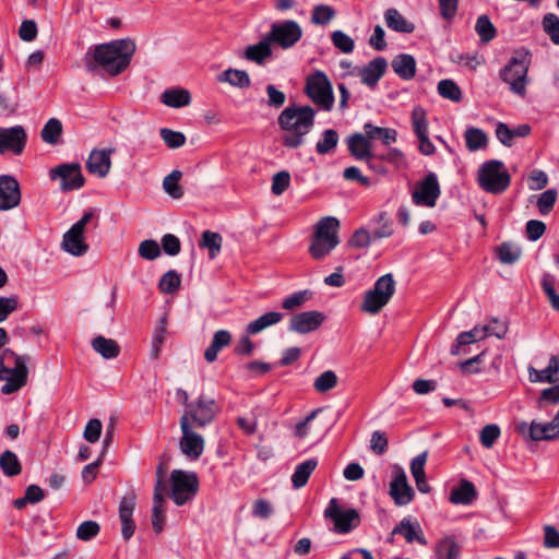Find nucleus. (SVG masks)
<instances>
[{
    "label": "nucleus",
    "instance_id": "nucleus-19",
    "mask_svg": "<svg viewBox=\"0 0 559 559\" xmlns=\"http://www.w3.org/2000/svg\"><path fill=\"white\" fill-rule=\"evenodd\" d=\"M325 320L321 311H304L290 318L289 330L299 334H307L318 330Z\"/></svg>",
    "mask_w": 559,
    "mask_h": 559
},
{
    "label": "nucleus",
    "instance_id": "nucleus-35",
    "mask_svg": "<svg viewBox=\"0 0 559 559\" xmlns=\"http://www.w3.org/2000/svg\"><path fill=\"white\" fill-rule=\"evenodd\" d=\"M435 554L438 559H457L461 546L452 536H445L438 542Z\"/></svg>",
    "mask_w": 559,
    "mask_h": 559
},
{
    "label": "nucleus",
    "instance_id": "nucleus-62",
    "mask_svg": "<svg viewBox=\"0 0 559 559\" xmlns=\"http://www.w3.org/2000/svg\"><path fill=\"white\" fill-rule=\"evenodd\" d=\"M500 428L495 424L486 425L479 432V440L483 447L490 449L500 437Z\"/></svg>",
    "mask_w": 559,
    "mask_h": 559
},
{
    "label": "nucleus",
    "instance_id": "nucleus-8",
    "mask_svg": "<svg viewBox=\"0 0 559 559\" xmlns=\"http://www.w3.org/2000/svg\"><path fill=\"white\" fill-rule=\"evenodd\" d=\"M305 94L319 108L330 111L333 108L334 95L332 83L323 71H316L307 76Z\"/></svg>",
    "mask_w": 559,
    "mask_h": 559
},
{
    "label": "nucleus",
    "instance_id": "nucleus-55",
    "mask_svg": "<svg viewBox=\"0 0 559 559\" xmlns=\"http://www.w3.org/2000/svg\"><path fill=\"white\" fill-rule=\"evenodd\" d=\"M499 260L504 264H512L520 259L521 249L512 243L503 242L498 248Z\"/></svg>",
    "mask_w": 559,
    "mask_h": 559
},
{
    "label": "nucleus",
    "instance_id": "nucleus-18",
    "mask_svg": "<svg viewBox=\"0 0 559 559\" xmlns=\"http://www.w3.org/2000/svg\"><path fill=\"white\" fill-rule=\"evenodd\" d=\"M21 203L19 181L9 175L0 176V211H9Z\"/></svg>",
    "mask_w": 559,
    "mask_h": 559
},
{
    "label": "nucleus",
    "instance_id": "nucleus-5",
    "mask_svg": "<svg viewBox=\"0 0 559 559\" xmlns=\"http://www.w3.org/2000/svg\"><path fill=\"white\" fill-rule=\"evenodd\" d=\"M530 66V51L519 50L514 52L509 62L500 71L501 80L509 85L512 93L521 97L526 95Z\"/></svg>",
    "mask_w": 559,
    "mask_h": 559
},
{
    "label": "nucleus",
    "instance_id": "nucleus-23",
    "mask_svg": "<svg viewBox=\"0 0 559 559\" xmlns=\"http://www.w3.org/2000/svg\"><path fill=\"white\" fill-rule=\"evenodd\" d=\"M386 66L388 64L384 58H374L359 70L361 82L370 87H374L379 80L383 76Z\"/></svg>",
    "mask_w": 559,
    "mask_h": 559
},
{
    "label": "nucleus",
    "instance_id": "nucleus-39",
    "mask_svg": "<svg viewBox=\"0 0 559 559\" xmlns=\"http://www.w3.org/2000/svg\"><path fill=\"white\" fill-rule=\"evenodd\" d=\"M364 130L370 140L380 139L384 145H390L397 138V132L394 129L376 127L371 123H366Z\"/></svg>",
    "mask_w": 559,
    "mask_h": 559
},
{
    "label": "nucleus",
    "instance_id": "nucleus-30",
    "mask_svg": "<svg viewBox=\"0 0 559 559\" xmlns=\"http://www.w3.org/2000/svg\"><path fill=\"white\" fill-rule=\"evenodd\" d=\"M160 102L167 107L180 108L190 105L191 94L186 88H168L160 95Z\"/></svg>",
    "mask_w": 559,
    "mask_h": 559
},
{
    "label": "nucleus",
    "instance_id": "nucleus-11",
    "mask_svg": "<svg viewBox=\"0 0 559 559\" xmlns=\"http://www.w3.org/2000/svg\"><path fill=\"white\" fill-rule=\"evenodd\" d=\"M218 412L219 406L215 399L202 393L191 402V405H188L181 418H187L189 424H194L197 427H205L214 420Z\"/></svg>",
    "mask_w": 559,
    "mask_h": 559
},
{
    "label": "nucleus",
    "instance_id": "nucleus-49",
    "mask_svg": "<svg viewBox=\"0 0 559 559\" xmlns=\"http://www.w3.org/2000/svg\"><path fill=\"white\" fill-rule=\"evenodd\" d=\"M338 378L333 370H326L316 378L313 388L319 393H325L337 385Z\"/></svg>",
    "mask_w": 559,
    "mask_h": 559
},
{
    "label": "nucleus",
    "instance_id": "nucleus-37",
    "mask_svg": "<svg viewBox=\"0 0 559 559\" xmlns=\"http://www.w3.org/2000/svg\"><path fill=\"white\" fill-rule=\"evenodd\" d=\"M318 465L316 459H309L300 464H298L295 468L294 474L292 475V483L294 488L299 489L304 487L310 475L313 473Z\"/></svg>",
    "mask_w": 559,
    "mask_h": 559
},
{
    "label": "nucleus",
    "instance_id": "nucleus-34",
    "mask_svg": "<svg viewBox=\"0 0 559 559\" xmlns=\"http://www.w3.org/2000/svg\"><path fill=\"white\" fill-rule=\"evenodd\" d=\"M385 23L389 28L400 33H412L414 24L408 22L396 9H388L384 13Z\"/></svg>",
    "mask_w": 559,
    "mask_h": 559
},
{
    "label": "nucleus",
    "instance_id": "nucleus-25",
    "mask_svg": "<svg viewBox=\"0 0 559 559\" xmlns=\"http://www.w3.org/2000/svg\"><path fill=\"white\" fill-rule=\"evenodd\" d=\"M528 376L532 382H557L559 381V357L552 356L548 366L543 370L528 367Z\"/></svg>",
    "mask_w": 559,
    "mask_h": 559
},
{
    "label": "nucleus",
    "instance_id": "nucleus-50",
    "mask_svg": "<svg viewBox=\"0 0 559 559\" xmlns=\"http://www.w3.org/2000/svg\"><path fill=\"white\" fill-rule=\"evenodd\" d=\"M475 29L483 43H489L492 40L497 33L496 27L487 15H480L477 19Z\"/></svg>",
    "mask_w": 559,
    "mask_h": 559
},
{
    "label": "nucleus",
    "instance_id": "nucleus-13",
    "mask_svg": "<svg viewBox=\"0 0 559 559\" xmlns=\"http://www.w3.org/2000/svg\"><path fill=\"white\" fill-rule=\"evenodd\" d=\"M441 193L440 185L435 173H429L416 183L412 193L413 202L418 206L433 207Z\"/></svg>",
    "mask_w": 559,
    "mask_h": 559
},
{
    "label": "nucleus",
    "instance_id": "nucleus-60",
    "mask_svg": "<svg viewBox=\"0 0 559 559\" xmlns=\"http://www.w3.org/2000/svg\"><path fill=\"white\" fill-rule=\"evenodd\" d=\"M290 186V174L286 170L276 173L272 178L271 191L274 195H281Z\"/></svg>",
    "mask_w": 559,
    "mask_h": 559
},
{
    "label": "nucleus",
    "instance_id": "nucleus-64",
    "mask_svg": "<svg viewBox=\"0 0 559 559\" xmlns=\"http://www.w3.org/2000/svg\"><path fill=\"white\" fill-rule=\"evenodd\" d=\"M139 254L145 260H155L160 254V248L153 239L143 240L139 246Z\"/></svg>",
    "mask_w": 559,
    "mask_h": 559
},
{
    "label": "nucleus",
    "instance_id": "nucleus-26",
    "mask_svg": "<svg viewBox=\"0 0 559 559\" xmlns=\"http://www.w3.org/2000/svg\"><path fill=\"white\" fill-rule=\"evenodd\" d=\"M271 41L265 35L261 41L255 45H249L243 51V58L257 64H263L265 60L272 57Z\"/></svg>",
    "mask_w": 559,
    "mask_h": 559
},
{
    "label": "nucleus",
    "instance_id": "nucleus-47",
    "mask_svg": "<svg viewBox=\"0 0 559 559\" xmlns=\"http://www.w3.org/2000/svg\"><path fill=\"white\" fill-rule=\"evenodd\" d=\"M542 27L551 43L559 46V16L555 13H547L543 16Z\"/></svg>",
    "mask_w": 559,
    "mask_h": 559
},
{
    "label": "nucleus",
    "instance_id": "nucleus-63",
    "mask_svg": "<svg viewBox=\"0 0 559 559\" xmlns=\"http://www.w3.org/2000/svg\"><path fill=\"white\" fill-rule=\"evenodd\" d=\"M310 297V293L308 290L297 292L287 298H285L282 302V307L285 310H296L300 308Z\"/></svg>",
    "mask_w": 559,
    "mask_h": 559
},
{
    "label": "nucleus",
    "instance_id": "nucleus-38",
    "mask_svg": "<svg viewBox=\"0 0 559 559\" xmlns=\"http://www.w3.org/2000/svg\"><path fill=\"white\" fill-rule=\"evenodd\" d=\"M0 468L2 473L8 477L16 476L22 472V465L17 455L10 450H5L1 453Z\"/></svg>",
    "mask_w": 559,
    "mask_h": 559
},
{
    "label": "nucleus",
    "instance_id": "nucleus-17",
    "mask_svg": "<svg viewBox=\"0 0 559 559\" xmlns=\"http://www.w3.org/2000/svg\"><path fill=\"white\" fill-rule=\"evenodd\" d=\"M27 134L22 126L0 127V154L12 152L20 155L26 145Z\"/></svg>",
    "mask_w": 559,
    "mask_h": 559
},
{
    "label": "nucleus",
    "instance_id": "nucleus-40",
    "mask_svg": "<svg viewBox=\"0 0 559 559\" xmlns=\"http://www.w3.org/2000/svg\"><path fill=\"white\" fill-rule=\"evenodd\" d=\"M372 221L377 224L372 230L373 239L389 238L393 235V222L386 212L379 213Z\"/></svg>",
    "mask_w": 559,
    "mask_h": 559
},
{
    "label": "nucleus",
    "instance_id": "nucleus-43",
    "mask_svg": "<svg viewBox=\"0 0 559 559\" xmlns=\"http://www.w3.org/2000/svg\"><path fill=\"white\" fill-rule=\"evenodd\" d=\"M464 136H465L466 147L471 152L484 148L487 145L488 139H487L486 133L481 129L474 128V127L467 128Z\"/></svg>",
    "mask_w": 559,
    "mask_h": 559
},
{
    "label": "nucleus",
    "instance_id": "nucleus-12",
    "mask_svg": "<svg viewBox=\"0 0 559 559\" xmlns=\"http://www.w3.org/2000/svg\"><path fill=\"white\" fill-rule=\"evenodd\" d=\"M266 36L271 44H276L283 49H288L300 40L302 29L297 22L288 20L272 24Z\"/></svg>",
    "mask_w": 559,
    "mask_h": 559
},
{
    "label": "nucleus",
    "instance_id": "nucleus-7",
    "mask_svg": "<svg viewBox=\"0 0 559 559\" xmlns=\"http://www.w3.org/2000/svg\"><path fill=\"white\" fill-rule=\"evenodd\" d=\"M477 180L479 187L486 192L499 194L508 189L511 177L502 162L492 159L481 165Z\"/></svg>",
    "mask_w": 559,
    "mask_h": 559
},
{
    "label": "nucleus",
    "instance_id": "nucleus-9",
    "mask_svg": "<svg viewBox=\"0 0 559 559\" xmlns=\"http://www.w3.org/2000/svg\"><path fill=\"white\" fill-rule=\"evenodd\" d=\"M199 490V478L195 472L174 469L170 474V498L177 506L191 500Z\"/></svg>",
    "mask_w": 559,
    "mask_h": 559
},
{
    "label": "nucleus",
    "instance_id": "nucleus-2",
    "mask_svg": "<svg viewBox=\"0 0 559 559\" xmlns=\"http://www.w3.org/2000/svg\"><path fill=\"white\" fill-rule=\"evenodd\" d=\"M316 111L311 106H288L278 116V126L285 131L283 144L296 148L304 143L314 124Z\"/></svg>",
    "mask_w": 559,
    "mask_h": 559
},
{
    "label": "nucleus",
    "instance_id": "nucleus-4",
    "mask_svg": "<svg viewBox=\"0 0 559 559\" xmlns=\"http://www.w3.org/2000/svg\"><path fill=\"white\" fill-rule=\"evenodd\" d=\"M340 221L333 216L322 217L314 226L309 253L314 260H321L334 250L338 243Z\"/></svg>",
    "mask_w": 559,
    "mask_h": 559
},
{
    "label": "nucleus",
    "instance_id": "nucleus-29",
    "mask_svg": "<svg viewBox=\"0 0 559 559\" xmlns=\"http://www.w3.org/2000/svg\"><path fill=\"white\" fill-rule=\"evenodd\" d=\"M393 71L403 80H411L416 74V61L412 55L402 53L391 62Z\"/></svg>",
    "mask_w": 559,
    "mask_h": 559
},
{
    "label": "nucleus",
    "instance_id": "nucleus-32",
    "mask_svg": "<svg viewBox=\"0 0 559 559\" xmlns=\"http://www.w3.org/2000/svg\"><path fill=\"white\" fill-rule=\"evenodd\" d=\"M282 319H283V313H281V312H277V311L266 312V313L262 314L261 317H259L258 319H255L254 321L250 322L246 328V332L248 335L258 334V333L262 332L263 330L267 329L269 326L277 324L278 322L282 321Z\"/></svg>",
    "mask_w": 559,
    "mask_h": 559
},
{
    "label": "nucleus",
    "instance_id": "nucleus-3",
    "mask_svg": "<svg viewBox=\"0 0 559 559\" xmlns=\"http://www.w3.org/2000/svg\"><path fill=\"white\" fill-rule=\"evenodd\" d=\"M28 355H19L10 348L0 355V380L4 381L1 388L3 394H12L22 389L28 378Z\"/></svg>",
    "mask_w": 559,
    "mask_h": 559
},
{
    "label": "nucleus",
    "instance_id": "nucleus-53",
    "mask_svg": "<svg viewBox=\"0 0 559 559\" xmlns=\"http://www.w3.org/2000/svg\"><path fill=\"white\" fill-rule=\"evenodd\" d=\"M180 283L179 274L176 271L170 270L162 276L158 287L164 294H173L179 289Z\"/></svg>",
    "mask_w": 559,
    "mask_h": 559
},
{
    "label": "nucleus",
    "instance_id": "nucleus-42",
    "mask_svg": "<svg viewBox=\"0 0 559 559\" xmlns=\"http://www.w3.org/2000/svg\"><path fill=\"white\" fill-rule=\"evenodd\" d=\"M62 134V123L57 118H50L40 131L41 140L47 144H58Z\"/></svg>",
    "mask_w": 559,
    "mask_h": 559
},
{
    "label": "nucleus",
    "instance_id": "nucleus-14",
    "mask_svg": "<svg viewBox=\"0 0 559 559\" xmlns=\"http://www.w3.org/2000/svg\"><path fill=\"white\" fill-rule=\"evenodd\" d=\"M182 437L179 442L181 452L190 460H198L204 451V439L192 430V425L187 418H180Z\"/></svg>",
    "mask_w": 559,
    "mask_h": 559
},
{
    "label": "nucleus",
    "instance_id": "nucleus-41",
    "mask_svg": "<svg viewBox=\"0 0 559 559\" xmlns=\"http://www.w3.org/2000/svg\"><path fill=\"white\" fill-rule=\"evenodd\" d=\"M165 496L154 493L153 496V510H152V526L156 533H160L164 528L165 522Z\"/></svg>",
    "mask_w": 559,
    "mask_h": 559
},
{
    "label": "nucleus",
    "instance_id": "nucleus-59",
    "mask_svg": "<svg viewBox=\"0 0 559 559\" xmlns=\"http://www.w3.org/2000/svg\"><path fill=\"white\" fill-rule=\"evenodd\" d=\"M335 16V11L332 7L320 4L314 7L312 11L311 21L314 24L325 25Z\"/></svg>",
    "mask_w": 559,
    "mask_h": 559
},
{
    "label": "nucleus",
    "instance_id": "nucleus-45",
    "mask_svg": "<svg viewBox=\"0 0 559 559\" xmlns=\"http://www.w3.org/2000/svg\"><path fill=\"white\" fill-rule=\"evenodd\" d=\"M222 236L218 233L211 230L203 231L200 240V247L209 249V255L211 259L216 258L222 248Z\"/></svg>",
    "mask_w": 559,
    "mask_h": 559
},
{
    "label": "nucleus",
    "instance_id": "nucleus-22",
    "mask_svg": "<svg viewBox=\"0 0 559 559\" xmlns=\"http://www.w3.org/2000/svg\"><path fill=\"white\" fill-rule=\"evenodd\" d=\"M84 231L71 227L62 238L61 248L74 257H81L88 250V245L84 238Z\"/></svg>",
    "mask_w": 559,
    "mask_h": 559
},
{
    "label": "nucleus",
    "instance_id": "nucleus-48",
    "mask_svg": "<svg viewBox=\"0 0 559 559\" xmlns=\"http://www.w3.org/2000/svg\"><path fill=\"white\" fill-rule=\"evenodd\" d=\"M338 143V133L333 129H328L322 133V139L318 141L316 150L320 155L331 153Z\"/></svg>",
    "mask_w": 559,
    "mask_h": 559
},
{
    "label": "nucleus",
    "instance_id": "nucleus-52",
    "mask_svg": "<svg viewBox=\"0 0 559 559\" xmlns=\"http://www.w3.org/2000/svg\"><path fill=\"white\" fill-rule=\"evenodd\" d=\"M558 192L556 189H548L544 191L536 201V206L542 215L549 214L557 201Z\"/></svg>",
    "mask_w": 559,
    "mask_h": 559
},
{
    "label": "nucleus",
    "instance_id": "nucleus-10",
    "mask_svg": "<svg viewBox=\"0 0 559 559\" xmlns=\"http://www.w3.org/2000/svg\"><path fill=\"white\" fill-rule=\"evenodd\" d=\"M323 515L333 523V531L337 534H348L360 525V515L356 509H341L338 500L332 498L325 508Z\"/></svg>",
    "mask_w": 559,
    "mask_h": 559
},
{
    "label": "nucleus",
    "instance_id": "nucleus-24",
    "mask_svg": "<svg viewBox=\"0 0 559 559\" xmlns=\"http://www.w3.org/2000/svg\"><path fill=\"white\" fill-rule=\"evenodd\" d=\"M402 535L408 544L414 542L426 546L428 543L424 536L420 525L413 523L409 519H403L392 531V535Z\"/></svg>",
    "mask_w": 559,
    "mask_h": 559
},
{
    "label": "nucleus",
    "instance_id": "nucleus-31",
    "mask_svg": "<svg viewBox=\"0 0 559 559\" xmlns=\"http://www.w3.org/2000/svg\"><path fill=\"white\" fill-rule=\"evenodd\" d=\"M218 82L228 83L238 88H248L251 85L249 74L245 70L229 68L217 76Z\"/></svg>",
    "mask_w": 559,
    "mask_h": 559
},
{
    "label": "nucleus",
    "instance_id": "nucleus-56",
    "mask_svg": "<svg viewBox=\"0 0 559 559\" xmlns=\"http://www.w3.org/2000/svg\"><path fill=\"white\" fill-rule=\"evenodd\" d=\"M489 326H475L471 331L459 334V344H473L488 336Z\"/></svg>",
    "mask_w": 559,
    "mask_h": 559
},
{
    "label": "nucleus",
    "instance_id": "nucleus-6",
    "mask_svg": "<svg viewBox=\"0 0 559 559\" xmlns=\"http://www.w3.org/2000/svg\"><path fill=\"white\" fill-rule=\"evenodd\" d=\"M395 290L396 282L391 273L380 276L373 288L365 294L360 310L369 314L379 313L390 302Z\"/></svg>",
    "mask_w": 559,
    "mask_h": 559
},
{
    "label": "nucleus",
    "instance_id": "nucleus-21",
    "mask_svg": "<svg viewBox=\"0 0 559 559\" xmlns=\"http://www.w3.org/2000/svg\"><path fill=\"white\" fill-rule=\"evenodd\" d=\"M114 152L115 148L93 150L86 160L87 170L99 178L106 177L111 168Z\"/></svg>",
    "mask_w": 559,
    "mask_h": 559
},
{
    "label": "nucleus",
    "instance_id": "nucleus-54",
    "mask_svg": "<svg viewBox=\"0 0 559 559\" xmlns=\"http://www.w3.org/2000/svg\"><path fill=\"white\" fill-rule=\"evenodd\" d=\"M331 40L343 53H350L355 48L354 39L342 31H334L331 35Z\"/></svg>",
    "mask_w": 559,
    "mask_h": 559
},
{
    "label": "nucleus",
    "instance_id": "nucleus-44",
    "mask_svg": "<svg viewBox=\"0 0 559 559\" xmlns=\"http://www.w3.org/2000/svg\"><path fill=\"white\" fill-rule=\"evenodd\" d=\"M182 177L180 170H173L163 180V188L165 192L173 199H180L183 195V190L179 185V180Z\"/></svg>",
    "mask_w": 559,
    "mask_h": 559
},
{
    "label": "nucleus",
    "instance_id": "nucleus-57",
    "mask_svg": "<svg viewBox=\"0 0 559 559\" xmlns=\"http://www.w3.org/2000/svg\"><path fill=\"white\" fill-rule=\"evenodd\" d=\"M412 123L416 135L428 134L426 111L421 107H415L412 111Z\"/></svg>",
    "mask_w": 559,
    "mask_h": 559
},
{
    "label": "nucleus",
    "instance_id": "nucleus-15",
    "mask_svg": "<svg viewBox=\"0 0 559 559\" xmlns=\"http://www.w3.org/2000/svg\"><path fill=\"white\" fill-rule=\"evenodd\" d=\"M49 175L51 180L60 179V189L62 191L76 190L84 185V177L79 164H62L52 168Z\"/></svg>",
    "mask_w": 559,
    "mask_h": 559
},
{
    "label": "nucleus",
    "instance_id": "nucleus-33",
    "mask_svg": "<svg viewBox=\"0 0 559 559\" xmlns=\"http://www.w3.org/2000/svg\"><path fill=\"white\" fill-rule=\"evenodd\" d=\"M93 349L105 359L116 358L120 353V347L115 340L98 335L92 341Z\"/></svg>",
    "mask_w": 559,
    "mask_h": 559
},
{
    "label": "nucleus",
    "instance_id": "nucleus-1",
    "mask_svg": "<svg viewBox=\"0 0 559 559\" xmlns=\"http://www.w3.org/2000/svg\"><path fill=\"white\" fill-rule=\"evenodd\" d=\"M135 52V44L129 38L116 39L110 43L91 47L84 57V63L88 71L103 69L110 75H118L130 64Z\"/></svg>",
    "mask_w": 559,
    "mask_h": 559
},
{
    "label": "nucleus",
    "instance_id": "nucleus-20",
    "mask_svg": "<svg viewBox=\"0 0 559 559\" xmlns=\"http://www.w3.org/2000/svg\"><path fill=\"white\" fill-rule=\"evenodd\" d=\"M348 151L358 160H366L369 167H373L372 144L367 134L354 133L346 140Z\"/></svg>",
    "mask_w": 559,
    "mask_h": 559
},
{
    "label": "nucleus",
    "instance_id": "nucleus-28",
    "mask_svg": "<svg viewBox=\"0 0 559 559\" xmlns=\"http://www.w3.org/2000/svg\"><path fill=\"white\" fill-rule=\"evenodd\" d=\"M477 497V491L473 483L462 479L457 487L452 488L450 501L454 504H469Z\"/></svg>",
    "mask_w": 559,
    "mask_h": 559
},
{
    "label": "nucleus",
    "instance_id": "nucleus-61",
    "mask_svg": "<svg viewBox=\"0 0 559 559\" xmlns=\"http://www.w3.org/2000/svg\"><path fill=\"white\" fill-rule=\"evenodd\" d=\"M100 526L95 521H84L76 530V538L83 542L91 540L98 535Z\"/></svg>",
    "mask_w": 559,
    "mask_h": 559
},
{
    "label": "nucleus",
    "instance_id": "nucleus-36",
    "mask_svg": "<svg viewBox=\"0 0 559 559\" xmlns=\"http://www.w3.org/2000/svg\"><path fill=\"white\" fill-rule=\"evenodd\" d=\"M231 341V335L226 330L215 332L211 345L204 352V358L209 362H213L217 358L218 352L227 346Z\"/></svg>",
    "mask_w": 559,
    "mask_h": 559
},
{
    "label": "nucleus",
    "instance_id": "nucleus-51",
    "mask_svg": "<svg viewBox=\"0 0 559 559\" xmlns=\"http://www.w3.org/2000/svg\"><path fill=\"white\" fill-rule=\"evenodd\" d=\"M438 93L447 99L452 102H460L462 99V92L459 85L452 80H441L438 83Z\"/></svg>",
    "mask_w": 559,
    "mask_h": 559
},
{
    "label": "nucleus",
    "instance_id": "nucleus-16",
    "mask_svg": "<svg viewBox=\"0 0 559 559\" xmlns=\"http://www.w3.org/2000/svg\"><path fill=\"white\" fill-rule=\"evenodd\" d=\"M390 496L397 506L408 504L414 498V490L407 481L404 469L400 465L393 466Z\"/></svg>",
    "mask_w": 559,
    "mask_h": 559
},
{
    "label": "nucleus",
    "instance_id": "nucleus-46",
    "mask_svg": "<svg viewBox=\"0 0 559 559\" xmlns=\"http://www.w3.org/2000/svg\"><path fill=\"white\" fill-rule=\"evenodd\" d=\"M167 331V318L163 317L159 320L158 325L155 328L153 337H152V348H151V357L153 359H158L160 355V349L165 341V334Z\"/></svg>",
    "mask_w": 559,
    "mask_h": 559
},
{
    "label": "nucleus",
    "instance_id": "nucleus-58",
    "mask_svg": "<svg viewBox=\"0 0 559 559\" xmlns=\"http://www.w3.org/2000/svg\"><path fill=\"white\" fill-rule=\"evenodd\" d=\"M160 138L169 148L181 147L186 143V136L179 131L163 128L159 131Z\"/></svg>",
    "mask_w": 559,
    "mask_h": 559
},
{
    "label": "nucleus",
    "instance_id": "nucleus-27",
    "mask_svg": "<svg viewBox=\"0 0 559 559\" xmlns=\"http://www.w3.org/2000/svg\"><path fill=\"white\" fill-rule=\"evenodd\" d=\"M528 438L535 441L554 440L559 438V426L552 418L546 424H537L533 421L528 428Z\"/></svg>",
    "mask_w": 559,
    "mask_h": 559
}]
</instances>
